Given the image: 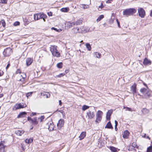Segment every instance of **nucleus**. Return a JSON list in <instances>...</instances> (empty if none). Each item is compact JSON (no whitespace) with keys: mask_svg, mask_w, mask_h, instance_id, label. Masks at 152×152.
Segmentation results:
<instances>
[{"mask_svg":"<svg viewBox=\"0 0 152 152\" xmlns=\"http://www.w3.org/2000/svg\"><path fill=\"white\" fill-rule=\"evenodd\" d=\"M136 12V10L134 8L127 9L123 11V14L126 16H128L133 15Z\"/></svg>","mask_w":152,"mask_h":152,"instance_id":"1","label":"nucleus"},{"mask_svg":"<svg viewBox=\"0 0 152 152\" xmlns=\"http://www.w3.org/2000/svg\"><path fill=\"white\" fill-rule=\"evenodd\" d=\"M103 114L102 112L100 110H98L96 113V122H98L100 121L102 119V115Z\"/></svg>","mask_w":152,"mask_h":152,"instance_id":"2","label":"nucleus"},{"mask_svg":"<svg viewBox=\"0 0 152 152\" xmlns=\"http://www.w3.org/2000/svg\"><path fill=\"white\" fill-rule=\"evenodd\" d=\"M138 12L139 15L142 18L144 17L145 13L143 9L141 8H139L138 9Z\"/></svg>","mask_w":152,"mask_h":152,"instance_id":"3","label":"nucleus"},{"mask_svg":"<svg viewBox=\"0 0 152 152\" xmlns=\"http://www.w3.org/2000/svg\"><path fill=\"white\" fill-rule=\"evenodd\" d=\"M3 53L6 56H9L12 53V50L10 48H7L4 50Z\"/></svg>","mask_w":152,"mask_h":152,"instance_id":"4","label":"nucleus"},{"mask_svg":"<svg viewBox=\"0 0 152 152\" xmlns=\"http://www.w3.org/2000/svg\"><path fill=\"white\" fill-rule=\"evenodd\" d=\"M94 115L93 112H91L90 110H88L86 113V118L88 119H91L93 118L94 117Z\"/></svg>","mask_w":152,"mask_h":152,"instance_id":"5","label":"nucleus"},{"mask_svg":"<svg viewBox=\"0 0 152 152\" xmlns=\"http://www.w3.org/2000/svg\"><path fill=\"white\" fill-rule=\"evenodd\" d=\"M26 107V104H24L23 103H20L18 104H16L14 106L15 109L17 110L20 108H22Z\"/></svg>","mask_w":152,"mask_h":152,"instance_id":"6","label":"nucleus"},{"mask_svg":"<svg viewBox=\"0 0 152 152\" xmlns=\"http://www.w3.org/2000/svg\"><path fill=\"white\" fill-rule=\"evenodd\" d=\"M41 95L43 96H45V97L46 98H49L50 96V94L49 92L45 91L41 92Z\"/></svg>","mask_w":152,"mask_h":152,"instance_id":"7","label":"nucleus"},{"mask_svg":"<svg viewBox=\"0 0 152 152\" xmlns=\"http://www.w3.org/2000/svg\"><path fill=\"white\" fill-rule=\"evenodd\" d=\"M64 123V120L62 119H60L57 124L58 128L59 129L61 128L63 126Z\"/></svg>","mask_w":152,"mask_h":152,"instance_id":"8","label":"nucleus"},{"mask_svg":"<svg viewBox=\"0 0 152 152\" xmlns=\"http://www.w3.org/2000/svg\"><path fill=\"white\" fill-rule=\"evenodd\" d=\"M66 27L68 28H70L72 27L73 26L75 25V23L73 22H67L66 24Z\"/></svg>","mask_w":152,"mask_h":152,"instance_id":"9","label":"nucleus"},{"mask_svg":"<svg viewBox=\"0 0 152 152\" xmlns=\"http://www.w3.org/2000/svg\"><path fill=\"white\" fill-rule=\"evenodd\" d=\"M140 91L144 95L147 94L148 92V88H141L140 90Z\"/></svg>","mask_w":152,"mask_h":152,"instance_id":"10","label":"nucleus"},{"mask_svg":"<svg viewBox=\"0 0 152 152\" xmlns=\"http://www.w3.org/2000/svg\"><path fill=\"white\" fill-rule=\"evenodd\" d=\"M136 84L134 83L131 87V91H132V93L134 94L136 93Z\"/></svg>","mask_w":152,"mask_h":152,"instance_id":"11","label":"nucleus"},{"mask_svg":"<svg viewBox=\"0 0 152 152\" xmlns=\"http://www.w3.org/2000/svg\"><path fill=\"white\" fill-rule=\"evenodd\" d=\"M39 19H44L47 18V16L46 15H45L43 13L40 12L38 13Z\"/></svg>","mask_w":152,"mask_h":152,"instance_id":"12","label":"nucleus"},{"mask_svg":"<svg viewBox=\"0 0 152 152\" xmlns=\"http://www.w3.org/2000/svg\"><path fill=\"white\" fill-rule=\"evenodd\" d=\"M33 62V59L31 58H28L26 60V64L27 66L30 65Z\"/></svg>","mask_w":152,"mask_h":152,"instance_id":"13","label":"nucleus"},{"mask_svg":"<svg viewBox=\"0 0 152 152\" xmlns=\"http://www.w3.org/2000/svg\"><path fill=\"white\" fill-rule=\"evenodd\" d=\"M5 146L4 145L2 142H0V152H4Z\"/></svg>","mask_w":152,"mask_h":152,"instance_id":"14","label":"nucleus"},{"mask_svg":"<svg viewBox=\"0 0 152 152\" xmlns=\"http://www.w3.org/2000/svg\"><path fill=\"white\" fill-rule=\"evenodd\" d=\"M86 132H82L79 137L80 138V140H81L84 139V138L86 137Z\"/></svg>","mask_w":152,"mask_h":152,"instance_id":"15","label":"nucleus"},{"mask_svg":"<svg viewBox=\"0 0 152 152\" xmlns=\"http://www.w3.org/2000/svg\"><path fill=\"white\" fill-rule=\"evenodd\" d=\"M129 132L128 130L124 131V134L123 135V137L124 138H127L129 135Z\"/></svg>","mask_w":152,"mask_h":152,"instance_id":"16","label":"nucleus"},{"mask_svg":"<svg viewBox=\"0 0 152 152\" xmlns=\"http://www.w3.org/2000/svg\"><path fill=\"white\" fill-rule=\"evenodd\" d=\"M26 114V113L25 112H21L17 116V118H19L24 117Z\"/></svg>","mask_w":152,"mask_h":152,"instance_id":"17","label":"nucleus"},{"mask_svg":"<svg viewBox=\"0 0 152 152\" xmlns=\"http://www.w3.org/2000/svg\"><path fill=\"white\" fill-rule=\"evenodd\" d=\"M56 47V46L55 45H51L50 46V48L51 53L57 51V49Z\"/></svg>","mask_w":152,"mask_h":152,"instance_id":"18","label":"nucleus"},{"mask_svg":"<svg viewBox=\"0 0 152 152\" xmlns=\"http://www.w3.org/2000/svg\"><path fill=\"white\" fill-rule=\"evenodd\" d=\"M52 53L53 56H56L57 57H59L60 56V54L58 51L57 50L56 51L53 52H52Z\"/></svg>","mask_w":152,"mask_h":152,"instance_id":"19","label":"nucleus"},{"mask_svg":"<svg viewBox=\"0 0 152 152\" xmlns=\"http://www.w3.org/2000/svg\"><path fill=\"white\" fill-rule=\"evenodd\" d=\"M105 128L110 129H113V128L110 121H109L108 122Z\"/></svg>","mask_w":152,"mask_h":152,"instance_id":"20","label":"nucleus"},{"mask_svg":"<svg viewBox=\"0 0 152 152\" xmlns=\"http://www.w3.org/2000/svg\"><path fill=\"white\" fill-rule=\"evenodd\" d=\"M143 63L144 65H150L151 64V62L150 61L148 60L147 59L145 58L144 60Z\"/></svg>","mask_w":152,"mask_h":152,"instance_id":"21","label":"nucleus"},{"mask_svg":"<svg viewBox=\"0 0 152 152\" xmlns=\"http://www.w3.org/2000/svg\"><path fill=\"white\" fill-rule=\"evenodd\" d=\"M31 122L32 123L33 125H37L38 123V121H37V118H35L32 119Z\"/></svg>","mask_w":152,"mask_h":152,"instance_id":"22","label":"nucleus"},{"mask_svg":"<svg viewBox=\"0 0 152 152\" xmlns=\"http://www.w3.org/2000/svg\"><path fill=\"white\" fill-rule=\"evenodd\" d=\"M24 132V131L17 130L15 131V133L16 134L19 136H21Z\"/></svg>","mask_w":152,"mask_h":152,"instance_id":"23","label":"nucleus"},{"mask_svg":"<svg viewBox=\"0 0 152 152\" xmlns=\"http://www.w3.org/2000/svg\"><path fill=\"white\" fill-rule=\"evenodd\" d=\"M54 128V126L53 125V123H51L50 124L49 127H48V129L50 131H52L53 130V129Z\"/></svg>","mask_w":152,"mask_h":152,"instance_id":"24","label":"nucleus"},{"mask_svg":"<svg viewBox=\"0 0 152 152\" xmlns=\"http://www.w3.org/2000/svg\"><path fill=\"white\" fill-rule=\"evenodd\" d=\"M33 141V139L32 138H30L29 139H26L25 140V142L26 143L29 144L31 143Z\"/></svg>","mask_w":152,"mask_h":152,"instance_id":"25","label":"nucleus"},{"mask_svg":"<svg viewBox=\"0 0 152 152\" xmlns=\"http://www.w3.org/2000/svg\"><path fill=\"white\" fill-rule=\"evenodd\" d=\"M80 31L81 32V33H85L87 32V30H86L85 27L83 26H81L80 27Z\"/></svg>","mask_w":152,"mask_h":152,"instance_id":"26","label":"nucleus"},{"mask_svg":"<svg viewBox=\"0 0 152 152\" xmlns=\"http://www.w3.org/2000/svg\"><path fill=\"white\" fill-rule=\"evenodd\" d=\"M23 21L25 26L28 25L30 22V21L28 20L26 18H24L23 19Z\"/></svg>","mask_w":152,"mask_h":152,"instance_id":"27","label":"nucleus"},{"mask_svg":"<svg viewBox=\"0 0 152 152\" xmlns=\"http://www.w3.org/2000/svg\"><path fill=\"white\" fill-rule=\"evenodd\" d=\"M69 10V9L68 7L63 8L61 9V11L63 12H67Z\"/></svg>","mask_w":152,"mask_h":152,"instance_id":"28","label":"nucleus"},{"mask_svg":"<svg viewBox=\"0 0 152 152\" xmlns=\"http://www.w3.org/2000/svg\"><path fill=\"white\" fill-rule=\"evenodd\" d=\"M95 54V56L96 57H97L98 58H100L101 57V54L99 53L98 52H95L94 53Z\"/></svg>","mask_w":152,"mask_h":152,"instance_id":"29","label":"nucleus"},{"mask_svg":"<svg viewBox=\"0 0 152 152\" xmlns=\"http://www.w3.org/2000/svg\"><path fill=\"white\" fill-rule=\"evenodd\" d=\"M109 148L111 151H112L113 152H116L117 151L116 148L110 146L109 147Z\"/></svg>","mask_w":152,"mask_h":152,"instance_id":"30","label":"nucleus"},{"mask_svg":"<svg viewBox=\"0 0 152 152\" xmlns=\"http://www.w3.org/2000/svg\"><path fill=\"white\" fill-rule=\"evenodd\" d=\"M89 108V107L88 106L84 105H83L82 107V110H83L84 111L88 109Z\"/></svg>","mask_w":152,"mask_h":152,"instance_id":"31","label":"nucleus"},{"mask_svg":"<svg viewBox=\"0 0 152 152\" xmlns=\"http://www.w3.org/2000/svg\"><path fill=\"white\" fill-rule=\"evenodd\" d=\"M82 22V20H81L79 19L77 20L75 22V25H80L81 24Z\"/></svg>","mask_w":152,"mask_h":152,"instance_id":"32","label":"nucleus"},{"mask_svg":"<svg viewBox=\"0 0 152 152\" xmlns=\"http://www.w3.org/2000/svg\"><path fill=\"white\" fill-rule=\"evenodd\" d=\"M135 146L133 145L129 146L128 150L129 151H133L134 150Z\"/></svg>","mask_w":152,"mask_h":152,"instance_id":"33","label":"nucleus"},{"mask_svg":"<svg viewBox=\"0 0 152 152\" xmlns=\"http://www.w3.org/2000/svg\"><path fill=\"white\" fill-rule=\"evenodd\" d=\"M104 18V16L103 15H100L97 19L96 21L97 22L99 21L102 19Z\"/></svg>","mask_w":152,"mask_h":152,"instance_id":"34","label":"nucleus"},{"mask_svg":"<svg viewBox=\"0 0 152 152\" xmlns=\"http://www.w3.org/2000/svg\"><path fill=\"white\" fill-rule=\"evenodd\" d=\"M86 46L87 48L88 49V50L90 51L91 50V47L89 43H86Z\"/></svg>","mask_w":152,"mask_h":152,"instance_id":"35","label":"nucleus"},{"mask_svg":"<svg viewBox=\"0 0 152 152\" xmlns=\"http://www.w3.org/2000/svg\"><path fill=\"white\" fill-rule=\"evenodd\" d=\"M123 109H125V111H132L131 108L127 107L124 106Z\"/></svg>","mask_w":152,"mask_h":152,"instance_id":"36","label":"nucleus"},{"mask_svg":"<svg viewBox=\"0 0 152 152\" xmlns=\"http://www.w3.org/2000/svg\"><path fill=\"white\" fill-rule=\"evenodd\" d=\"M147 152H152V146H151L147 148Z\"/></svg>","mask_w":152,"mask_h":152,"instance_id":"37","label":"nucleus"},{"mask_svg":"<svg viewBox=\"0 0 152 152\" xmlns=\"http://www.w3.org/2000/svg\"><path fill=\"white\" fill-rule=\"evenodd\" d=\"M62 65H63L62 63V62H60L59 63H58L57 64V66L58 68H62Z\"/></svg>","mask_w":152,"mask_h":152,"instance_id":"38","label":"nucleus"},{"mask_svg":"<svg viewBox=\"0 0 152 152\" xmlns=\"http://www.w3.org/2000/svg\"><path fill=\"white\" fill-rule=\"evenodd\" d=\"M38 17V13L34 15V19L35 20H39Z\"/></svg>","mask_w":152,"mask_h":152,"instance_id":"39","label":"nucleus"},{"mask_svg":"<svg viewBox=\"0 0 152 152\" xmlns=\"http://www.w3.org/2000/svg\"><path fill=\"white\" fill-rule=\"evenodd\" d=\"M38 17V13L34 15V19L35 20H39Z\"/></svg>","mask_w":152,"mask_h":152,"instance_id":"40","label":"nucleus"},{"mask_svg":"<svg viewBox=\"0 0 152 152\" xmlns=\"http://www.w3.org/2000/svg\"><path fill=\"white\" fill-rule=\"evenodd\" d=\"M113 113V110H108L107 114L111 116Z\"/></svg>","mask_w":152,"mask_h":152,"instance_id":"41","label":"nucleus"},{"mask_svg":"<svg viewBox=\"0 0 152 152\" xmlns=\"http://www.w3.org/2000/svg\"><path fill=\"white\" fill-rule=\"evenodd\" d=\"M7 0H0V3L3 4H6L7 2Z\"/></svg>","mask_w":152,"mask_h":152,"instance_id":"42","label":"nucleus"},{"mask_svg":"<svg viewBox=\"0 0 152 152\" xmlns=\"http://www.w3.org/2000/svg\"><path fill=\"white\" fill-rule=\"evenodd\" d=\"M64 75H65L64 73H62L60 74H59L58 75H56V77H61L64 76Z\"/></svg>","mask_w":152,"mask_h":152,"instance_id":"43","label":"nucleus"},{"mask_svg":"<svg viewBox=\"0 0 152 152\" xmlns=\"http://www.w3.org/2000/svg\"><path fill=\"white\" fill-rule=\"evenodd\" d=\"M1 23L3 27H5V26L6 24L4 20H1Z\"/></svg>","mask_w":152,"mask_h":152,"instance_id":"44","label":"nucleus"},{"mask_svg":"<svg viewBox=\"0 0 152 152\" xmlns=\"http://www.w3.org/2000/svg\"><path fill=\"white\" fill-rule=\"evenodd\" d=\"M115 129L116 130V129H117V126L118 125V123L116 120H115Z\"/></svg>","mask_w":152,"mask_h":152,"instance_id":"45","label":"nucleus"},{"mask_svg":"<svg viewBox=\"0 0 152 152\" xmlns=\"http://www.w3.org/2000/svg\"><path fill=\"white\" fill-rule=\"evenodd\" d=\"M45 116L44 115L41 116L40 118V119L41 122H42L43 121V119L45 118Z\"/></svg>","mask_w":152,"mask_h":152,"instance_id":"46","label":"nucleus"},{"mask_svg":"<svg viewBox=\"0 0 152 152\" xmlns=\"http://www.w3.org/2000/svg\"><path fill=\"white\" fill-rule=\"evenodd\" d=\"M32 92H29V93H27L26 94V96L27 97H28L29 96H31L32 94Z\"/></svg>","mask_w":152,"mask_h":152,"instance_id":"47","label":"nucleus"},{"mask_svg":"<svg viewBox=\"0 0 152 152\" xmlns=\"http://www.w3.org/2000/svg\"><path fill=\"white\" fill-rule=\"evenodd\" d=\"M20 23L19 22L16 21L13 24L14 26H17L19 25Z\"/></svg>","mask_w":152,"mask_h":152,"instance_id":"48","label":"nucleus"},{"mask_svg":"<svg viewBox=\"0 0 152 152\" xmlns=\"http://www.w3.org/2000/svg\"><path fill=\"white\" fill-rule=\"evenodd\" d=\"M110 115H108L107 114L106 115V119L107 120H110Z\"/></svg>","mask_w":152,"mask_h":152,"instance_id":"49","label":"nucleus"},{"mask_svg":"<svg viewBox=\"0 0 152 152\" xmlns=\"http://www.w3.org/2000/svg\"><path fill=\"white\" fill-rule=\"evenodd\" d=\"M116 21L118 24V27L119 28H120V23L117 19H116Z\"/></svg>","mask_w":152,"mask_h":152,"instance_id":"50","label":"nucleus"},{"mask_svg":"<svg viewBox=\"0 0 152 152\" xmlns=\"http://www.w3.org/2000/svg\"><path fill=\"white\" fill-rule=\"evenodd\" d=\"M77 31L76 32H78L79 33H81V32L80 31V28H78L77 29Z\"/></svg>","mask_w":152,"mask_h":152,"instance_id":"51","label":"nucleus"},{"mask_svg":"<svg viewBox=\"0 0 152 152\" xmlns=\"http://www.w3.org/2000/svg\"><path fill=\"white\" fill-rule=\"evenodd\" d=\"M32 119L31 118L28 117V121H31V122L32 120Z\"/></svg>","mask_w":152,"mask_h":152,"instance_id":"52","label":"nucleus"},{"mask_svg":"<svg viewBox=\"0 0 152 152\" xmlns=\"http://www.w3.org/2000/svg\"><path fill=\"white\" fill-rule=\"evenodd\" d=\"M103 7H104L102 5V4L101 3V5L99 6V8L102 9Z\"/></svg>","mask_w":152,"mask_h":152,"instance_id":"53","label":"nucleus"},{"mask_svg":"<svg viewBox=\"0 0 152 152\" xmlns=\"http://www.w3.org/2000/svg\"><path fill=\"white\" fill-rule=\"evenodd\" d=\"M144 137L146 138H148L149 139H150L149 137L148 136H147L146 134H145L144 135Z\"/></svg>","mask_w":152,"mask_h":152,"instance_id":"54","label":"nucleus"},{"mask_svg":"<svg viewBox=\"0 0 152 152\" xmlns=\"http://www.w3.org/2000/svg\"><path fill=\"white\" fill-rule=\"evenodd\" d=\"M10 66V63L8 64L6 67V69H7L9 68V67Z\"/></svg>","mask_w":152,"mask_h":152,"instance_id":"55","label":"nucleus"},{"mask_svg":"<svg viewBox=\"0 0 152 152\" xmlns=\"http://www.w3.org/2000/svg\"><path fill=\"white\" fill-rule=\"evenodd\" d=\"M48 14L49 16H52V13L51 12H48Z\"/></svg>","mask_w":152,"mask_h":152,"instance_id":"56","label":"nucleus"},{"mask_svg":"<svg viewBox=\"0 0 152 152\" xmlns=\"http://www.w3.org/2000/svg\"><path fill=\"white\" fill-rule=\"evenodd\" d=\"M113 0H108L106 1V3H110Z\"/></svg>","mask_w":152,"mask_h":152,"instance_id":"57","label":"nucleus"},{"mask_svg":"<svg viewBox=\"0 0 152 152\" xmlns=\"http://www.w3.org/2000/svg\"><path fill=\"white\" fill-rule=\"evenodd\" d=\"M52 29H54V30L56 31H59V30H57V28H54V27H53L52 28Z\"/></svg>","mask_w":152,"mask_h":152,"instance_id":"58","label":"nucleus"},{"mask_svg":"<svg viewBox=\"0 0 152 152\" xmlns=\"http://www.w3.org/2000/svg\"><path fill=\"white\" fill-rule=\"evenodd\" d=\"M132 145L133 146H135V147H136L137 145L135 143H133L132 144Z\"/></svg>","mask_w":152,"mask_h":152,"instance_id":"59","label":"nucleus"},{"mask_svg":"<svg viewBox=\"0 0 152 152\" xmlns=\"http://www.w3.org/2000/svg\"><path fill=\"white\" fill-rule=\"evenodd\" d=\"M69 69H66L65 70V72L66 73H68L69 72Z\"/></svg>","mask_w":152,"mask_h":152,"instance_id":"60","label":"nucleus"},{"mask_svg":"<svg viewBox=\"0 0 152 152\" xmlns=\"http://www.w3.org/2000/svg\"><path fill=\"white\" fill-rule=\"evenodd\" d=\"M62 104V102L61 101V100H59V104L60 105H61V104Z\"/></svg>","mask_w":152,"mask_h":152,"instance_id":"61","label":"nucleus"},{"mask_svg":"<svg viewBox=\"0 0 152 152\" xmlns=\"http://www.w3.org/2000/svg\"><path fill=\"white\" fill-rule=\"evenodd\" d=\"M3 96V94H0V98L2 97Z\"/></svg>","mask_w":152,"mask_h":152,"instance_id":"62","label":"nucleus"},{"mask_svg":"<svg viewBox=\"0 0 152 152\" xmlns=\"http://www.w3.org/2000/svg\"><path fill=\"white\" fill-rule=\"evenodd\" d=\"M88 6H86V5H84V6L83 7V8H84V9H85V8H87V7Z\"/></svg>","mask_w":152,"mask_h":152,"instance_id":"63","label":"nucleus"},{"mask_svg":"<svg viewBox=\"0 0 152 152\" xmlns=\"http://www.w3.org/2000/svg\"><path fill=\"white\" fill-rule=\"evenodd\" d=\"M150 16L152 17V10H151L150 13Z\"/></svg>","mask_w":152,"mask_h":152,"instance_id":"64","label":"nucleus"}]
</instances>
